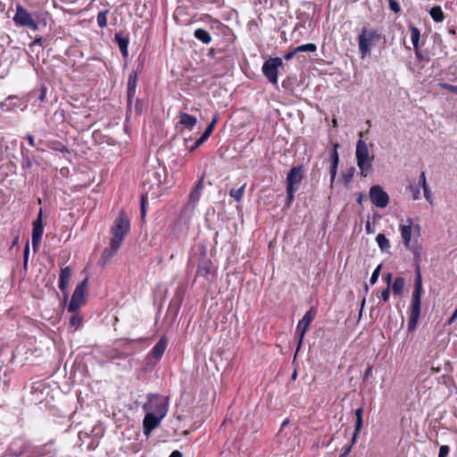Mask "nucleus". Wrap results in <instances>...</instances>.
I'll use <instances>...</instances> for the list:
<instances>
[{
  "label": "nucleus",
  "mask_w": 457,
  "mask_h": 457,
  "mask_svg": "<svg viewBox=\"0 0 457 457\" xmlns=\"http://www.w3.org/2000/svg\"><path fill=\"white\" fill-rule=\"evenodd\" d=\"M421 294H422V278L420 270V267H417L415 279H414V289L411 295V301L410 306V313L408 320V331L413 332L420 316L421 310Z\"/></svg>",
  "instance_id": "obj_1"
},
{
  "label": "nucleus",
  "mask_w": 457,
  "mask_h": 457,
  "mask_svg": "<svg viewBox=\"0 0 457 457\" xmlns=\"http://www.w3.org/2000/svg\"><path fill=\"white\" fill-rule=\"evenodd\" d=\"M137 74L135 71H132L128 78L127 83V110H126V117H129L132 113V103L135 99V112L137 115L142 114L146 110L145 103L136 97L137 87Z\"/></svg>",
  "instance_id": "obj_2"
},
{
  "label": "nucleus",
  "mask_w": 457,
  "mask_h": 457,
  "mask_svg": "<svg viewBox=\"0 0 457 457\" xmlns=\"http://www.w3.org/2000/svg\"><path fill=\"white\" fill-rule=\"evenodd\" d=\"M383 38V35L378 30L370 28L369 25L364 26L357 38L361 57L363 58L370 54L371 48Z\"/></svg>",
  "instance_id": "obj_3"
},
{
  "label": "nucleus",
  "mask_w": 457,
  "mask_h": 457,
  "mask_svg": "<svg viewBox=\"0 0 457 457\" xmlns=\"http://www.w3.org/2000/svg\"><path fill=\"white\" fill-rule=\"evenodd\" d=\"M355 156L361 175L367 177L372 170L374 157L370 155L368 145L362 139L357 141Z\"/></svg>",
  "instance_id": "obj_4"
},
{
  "label": "nucleus",
  "mask_w": 457,
  "mask_h": 457,
  "mask_svg": "<svg viewBox=\"0 0 457 457\" xmlns=\"http://www.w3.org/2000/svg\"><path fill=\"white\" fill-rule=\"evenodd\" d=\"M130 230V221L125 212H119L111 228L112 240L122 244L125 236Z\"/></svg>",
  "instance_id": "obj_5"
},
{
  "label": "nucleus",
  "mask_w": 457,
  "mask_h": 457,
  "mask_svg": "<svg viewBox=\"0 0 457 457\" xmlns=\"http://www.w3.org/2000/svg\"><path fill=\"white\" fill-rule=\"evenodd\" d=\"M143 409L164 418L168 411V401L162 395L151 394L148 395V400L143 405Z\"/></svg>",
  "instance_id": "obj_6"
},
{
  "label": "nucleus",
  "mask_w": 457,
  "mask_h": 457,
  "mask_svg": "<svg viewBox=\"0 0 457 457\" xmlns=\"http://www.w3.org/2000/svg\"><path fill=\"white\" fill-rule=\"evenodd\" d=\"M283 62L279 57H270L263 62L262 71L265 78L272 85L278 83V69L282 66Z\"/></svg>",
  "instance_id": "obj_7"
},
{
  "label": "nucleus",
  "mask_w": 457,
  "mask_h": 457,
  "mask_svg": "<svg viewBox=\"0 0 457 457\" xmlns=\"http://www.w3.org/2000/svg\"><path fill=\"white\" fill-rule=\"evenodd\" d=\"M87 287V278H84L75 288L71 302L68 305L69 312H76V311L84 303L85 295Z\"/></svg>",
  "instance_id": "obj_8"
},
{
  "label": "nucleus",
  "mask_w": 457,
  "mask_h": 457,
  "mask_svg": "<svg viewBox=\"0 0 457 457\" xmlns=\"http://www.w3.org/2000/svg\"><path fill=\"white\" fill-rule=\"evenodd\" d=\"M13 22L18 26L28 27L33 30L38 29V24L31 14L21 4L16 6V13L12 18Z\"/></svg>",
  "instance_id": "obj_9"
},
{
  "label": "nucleus",
  "mask_w": 457,
  "mask_h": 457,
  "mask_svg": "<svg viewBox=\"0 0 457 457\" xmlns=\"http://www.w3.org/2000/svg\"><path fill=\"white\" fill-rule=\"evenodd\" d=\"M317 308L316 307H311L303 315V317L298 321L295 334L299 337L297 350L301 347L303 339L304 337V335L308 329L309 325L312 323V321L314 320V318L317 315Z\"/></svg>",
  "instance_id": "obj_10"
},
{
  "label": "nucleus",
  "mask_w": 457,
  "mask_h": 457,
  "mask_svg": "<svg viewBox=\"0 0 457 457\" xmlns=\"http://www.w3.org/2000/svg\"><path fill=\"white\" fill-rule=\"evenodd\" d=\"M369 197L372 204L378 208H386L389 204V195L379 185L370 188Z\"/></svg>",
  "instance_id": "obj_11"
},
{
  "label": "nucleus",
  "mask_w": 457,
  "mask_h": 457,
  "mask_svg": "<svg viewBox=\"0 0 457 457\" xmlns=\"http://www.w3.org/2000/svg\"><path fill=\"white\" fill-rule=\"evenodd\" d=\"M203 258L200 260L195 277H203L206 280H212L215 275V268L212 261L205 256V249L202 252Z\"/></svg>",
  "instance_id": "obj_12"
},
{
  "label": "nucleus",
  "mask_w": 457,
  "mask_h": 457,
  "mask_svg": "<svg viewBox=\"0 0 457 457\" xmlns=\"http://www.w3.org/2000/svg\"><path fill=\"white\" fill-rule=\"evenodd\" d=\"M303 176L304 168L303 165L293 166L287 176V187L290 188L292 187L298 189V187L302 182Z\"/></svg>",
  "instance_id": "obj_13"
},
{
  "label": "nucleus",
  "mask_w": 457,
  "mask_h": 457,
  "mask_svg": "<svg viewBox=\"0 0 457 457\" xmlns=\"http://www.w3.org/2000/svg\"><path fill=\"white\" fill-rule=\"evenodd\" d=\"M44 232L43 221H42V210L39 211L37 219L33 221V230H32V247L36 252L38 248L39 243L42 238V235Z\"/></svg>",
  "instance_id": "obj_14"
},
{
  "label": "nucleus",
  "mask_w": 457,
  "mask_h": 457,
  "mask_svg": "<svg viewBox=\"0 0 457 457\" xmlns=\"http://www.w3.org/2000/svg\"><path fill=\"white\" fill-rule=\"evenodd\" d=\"M162 419V417L154 414V412H146L143 420L144 434L146 436H150L152 431L160 425Z\"/></svg>",
  "instance_id": "obj_15"
},
{
  "label": "nucleus",
  "mask_w": 457,
  "mask_h": 457,
  "mask_svg": "<svg viewBox=\"0 0 457 457\" xmlns=\"http://www.w3.org/2000/svg\"><path fill=\"white\" fill-rule=\"evenodd\" d=\"M120 245H121L120 243L111 239L109 247H107L104 250V252L102 253V255L98 261V263L101 266H105L112 260V258L116 254V253L120 249Z\"/></svg>",
  "instance_id": "obj_16"
},
{
  "label": "nucleus",
  "mask_w": 457,
  "mask_h": 457,
  "mask_svg": "<svg viewBox=\"0 0 457 457\" xmlns=\"http://www.w3.org/2000/svg\"><path fill=\"white\" fill-rule=\"evenodd\" d=\"M412 225V220L411 218H407L406 224H401L399 227L403 243L406 248H410Z\"/></svg>",
  "instance_id": "obj_17"
},
{
  "label": "nucleus",
  "mask_w": 457,
  "mask_h": 457,
  "mask_svg": "<svg viewBox=\"0 0 457 457\" xmlns=\"http://www.w3.org/2000/svg\"><path fill=\"white\" fill-rule=\"evenodd\" d=\"M71 274V270L70 267H64L61 270L60 277H59V288L63 293L64 297L68 296V286Z\"/></svg>",
  "instance_id": "obj_18"
},
{
  "label": "nucleus",
  "mask_w": 457,
  "mask_h": 457,
  "mask_svg": "<svg viewBox=\"0 0 457 457\" xmlns=\"http://www.w3.org/2000/svg\"><path fill=\"white\" fill-rule=\"evenodd\" d=\"M114 41L117 43L121 55L126 58L129 55L128 46L129 42V35H124L123 32L116 33Z\"/></svg>",
  "instance_id": "obj_19"
},
{
  "label": "nucleus",
  "mask_w": 457,
  "mask_h": 457,
  "mask_svg": "<svg viewBox=\"0 0 457 457\" xmlns=\"http://www.w3.org/2000/svg\"><path fill=\"white\" fill-rule=\"evenodd\" d=\"M168 345V340L165 336L162 337L160 340L151 350V355L153 358L159 360L164 353Z\"/></svg>",
  "instance_id": "obj_20"
},
{
  "label": "nucleus",
  "mask_w": 457,
  "mask_h": 457,
  "mask_svg": "<svg viewBox=\"0 0 457 457\" xmlns=\"http://www.w3.org/2000/svg\"><path fill=\"white\" fill-rule=\"evenodd\" d=\"M363 412H364V408L362 406L359 407L358 409L355 410V417H356V422H355V428H354V433L353 435V437H352V444H354L355 443V440H356V437L358 436V434L360 433L361 428H362V425H363Z\"/></svg>",
  "instance_id": "obj_21"
},
{
  "label": "nucleus",
  "mask_w": 457,
  "mask_h": 457,
  "mask_svg": "<svg viewBox=\"0 0 457 457\" xmlns=\"http://www.w3.org/2000/svg\"><path fill=\"white\" fill-rule=\"evenodd\" d=\"M197 120L195 116H192L186 112L179 113V124L184 128L191 130L195 126Z\"/></svg>",
  "instance_id": "obj_22"
},
{
  "label": "nucleus",
  "mask_w": 457,
  "mask_h": 457,
  "mask_svg": "<svg viewBox=\"0 0 457 457\" xmlns=\"http://www.w3.org/2000/svg\"><path fill=\"white\" fill-rule=\"evenodd\" d=\"M21 155H22V162L21 166L22 169H31L34 164H37V159L36 157L29 153V150H21Z\"/></svg>",
  "instance_id": "obj_23"
},
{
  "label": "nucleus",
  "mask_w": 457,
  "mask_h": 457,
  "mask_svg": "<svg viewBox=\"0 0 457 457\" xmlns=\"http://www.w3.org/2000/svg\"><path fill=\"white\" fill-rule=\"evenodd\" d=\"M194 37L204 44H210L212 42V36L204 29H196L194 32Z\"/></svg>",
  "instance_id": "obj_24"
},
{
  "label": "nucleus",
  "mask_w": 457,
  "mask_h": 457,
  "mask_svg": "<svg viewBox=\"0 0 457 457\" xmlns=\"http://www.w3.org/2000/svg\"><path fill=\"white\" fill-rule=\"evenodd\" d=\"M429 14L436 22H442L445 20L444 12L439 5L433 6L429 11Z\"/></svg>",
  "instance_id": "obj_25"
},
{
  "label": "nucleus",
  "mask_w": 457,
  "mask_h": 457,
  "mask_svg": "<svg viewBox=\"0 0 457 457\" xmlns=\"http://www.w3.org/2000/svg\"><path fill=\"white\" fill-rule=\"evenodd\" d=\"M405 286V280L403 277H397L395 278L393 285H392V290L395 295H401L403 292Z\"/></svg>",
  "instance_id": "obj_26"
},
{
  "label": "nucleus",
  "mask_w": 457,
  "mask_h": 457,
  "mask_svg": "<svg viewBox=\"0 0 457 457\" xmlns=\"http://www.w3.org/2000/svg\"><path fill=\"white\" fill-rule=\"evenodd\" d=\"M376 241L383 253H388L390 249V242L384 234H378L376 237Z\"/></svg>",
  "instance_id": "obj_27"
},
{
  "label": "nucleus",
  "mask_w": 457,
  "mask_h": 457,
  "mask_svg": "<svg viewBox=\"0 0 457 457\" xmlns=\"http://www.w3.org/2000/svg\"><path fill=\"white\" fill-rule=\"evenodd\" d=\"M46 146L54 151L61 152L62 154L69 153L68 148L58 140H52L46 143Z\"/></svg>",
  "instance_id": "obj_28"
},
{
  "label": "nucleus",
  "mask_w": 457,
  "mask_h": 457,
  "mask_svg": "<svg viewBox=\"0 0 457 457\" xmlns=\"http://www.w3.org/2000/svg\"><path fill=\"white\" fill-rule=\"evenodd\" d=\"M410 31H411V39L413 45L414 50H417L419 48V43L420 38V29L415 27L414 25H410Z\"/></svg>",
  "instance_id": "obj_29"
},
{
  "label": "nucleus",
  "mask_w": 457,
  "mask_h": 457,
  "mask_svg": "<svg viewBox=\"0 0 457 457\" xmlns=\"http://www.w3.org/2000/svg\"><path fill=\"white\" fill-rule=\"evenodd\" d=\"M218 120V118L217 117H214L212 119V120L211 121V123L207 126V128L205 129L204 132L202 134V136L200 137V138L205 142L209 137L211 136V134L212 133L213 129H214V127H215V124Z\"/></svg>",
  "instance_id": "obj_30"
},
{
  "label": "nucleus",
  "mask_w": 457,
  "mask_h": 457,
  "mask_svg": "<svg viewBox=\"0 0 457 457\" xmlns=\"http://www.w3.org/2000/svg\"><path fill=\"white\" fill-rule=\"evenodd\" d=\"M339 143H334L332 148L329 150V162H339L338 148Z\"/></svg>",
  "instance_id": "obj_31"
},
{
  "label": "nucleus",
  "mask_w": 457,
  "mask_h": 457,
  "mask_svg": "<svg viewBox=\"0 0 457 457\" xmlns=\"http://www.w3.org/2000/svg\"><path fill=\"white\" fill-rule=\"evenodd\" d=\"M109 11L108 10H104V11H101L98 12L97 14V17H96V21H97V25L101 28V29H104L107 26V14H108Z\"/></svg>",
  "instance_id": "obj_32"
},
{
  "label": "nucleus",
  "mask_w": 457,
  "mask_h": 457,
  "mask_svg": "<svg viewBox=\"0 0 457 457\" xmlns=\"http://www.w3.org/2000/svg\"><path fill=\"white\" fill-rule=\"evenodd\" d=\"M317 50V46L313 43H308L304 45L298 46L295 47V52H315Z\"/></svg>",
  "instance_id": "obj_33"
},
{
  "label": "nucleus",
  "mask_w": 457,
  "mask_h": 457,
  "mask_svg": "<svg viewBox=\"0 0 457 457\" xmlns=\"http://www.w3.org/2000/svg\"><path fill=\"white\" fill-rule=\"evenodd\" d=\"M245 187V184H244L241 187L237 189H230L229 195L233 197L236 201H240L243 197Z\"/></svg>",
  "instance_id": "obj_34"
},
{
  "label": "nucleus",
  "mask_w": 457,
  "mask_h": 457,
  "mask_svg": "<svg viewBox=\"0 0 457 457\" xmlns=\"http://www.w3.org/2000/svg\"><path fill=\"white\" fill-rule=\"evenodd\" d=\"M354 172H355V168L351 167L350 169H348L346 171H345L343 173V180L345 184H348L349 182L352 181Z\"/></svg>",
  "instance_id": "obj_35"
},
{
  "label": "nucleus",
  "mask_w": 457,
  "mask_h": 457,
  "mask_svg": "<svg viewBox=\"0 0 457 457\" xmlns=\"http://www.w3.org/2000/svg\"><path fill=\"white\" fill-rule=\"evenodd\" d=\"M81 317L78 313H74L70 320L71 326L78 328L81 324Z\"/></svg>",
  "instance_id": "obj_36"
},
{
  "label": "nucleus",
  "mask_w": 457,
  "mask_h": 457,
  "mask_svg": "<svg viewBox=\"0 0 457 457\" xmlns=\"http://www.w3.org/2000/svg\"><path fill=\"white\" fill-rule=\"evenodd\" d=\"M202 192L198 191L197 189H193L189 194V203L196 204L199 201Z\"/></svg>",
  "instance_id": "obj_37"
},
{
  "label": "nucleus",
  "mask_w": 457,
  "mask_h": 457,
  "mask_svg": "<svg viewBox=\"0 0 457 457\" xmlns=\"http://www.w3.org/2000/svg\"><path fill=\"white\" fill-rule=\"evenodd\" d=\"M381 269H382V263L378 265L377 268L374 270V271H373V273H372V275L370 277V283L371 285H374L378 281V276L380 274Z\"/></svg>",
  "instance_id": "obj_38"
},
{
  "label": "nucleus",
  "mask_w": 457,
  "mask_h": 457,
  "mask_svg": "<svg viewBox=\"0 0 457 457\" xmlns=\"http://www.w3.org/2000/svg\"><path fill=\"white\" fill-rule=\"evenodd\" d=\"M339 162H330L329 173H330V182L333 183L337 172V167Z\"/></svg>",
  "instance_id": "obj_39"
},
{
  "label": "nucleus",
  "mask_w": 457,
  "mask_h": 457,
  "mask_svg": "<svg viewBox=\"0 0 457 457\" xmlns=\"http://www.w3.org/2000/svg\"><path fill=\"white\" fill-rule=\"evenodd\" d=\"M388 5L392 12L398 13L401 12V6L397 0H388Z\"/></svg>",
  "instance_id": "obj_40"
},
{
  "label": "nucleus",
  "mask_w": 457,
  "mask_h": 457,
  "mask_svg": "<svg viewBox=\"0 0 457 457\" xmlns=\"http://www.w3.org/2000/svg\"><path fill=\"white\" fill-rule=\"evenodd\" d=\"M439 86L442 88L446 89V90H448V91L457 95V86L452 85V84H448V83H445V82L439 83Z\"/></svg>",
  "instance_id": "obj_41"
},
{
  "label": "nucleus",
  "mask_w": 457,
  "mask_h": 457,
  "mask_svg": "<svg viewBox=\"0 0 457 457\" xmlns=\"http://www.w3.org/2000/svg\"><path fill=\"white\" fill-rule=\"evenodd\" d=\"M297 189L287 187V204H291V203L294 201L295 198V193Z\"/></svg>",
  "instance_id": "obj_42"
},
{
  "label": "nucleus",
  "mask_w": 457,
  "mask_h": 457,
  "mask_svg": "<svg viewBox=\"0 0 457 457\" xmlns=\"http://www.w3.org/2000/svg\"><path fill=\"white\" fill-rule=\"evenodd\" d=\"M145 205H146V196L143 195H141V201H140V212H141L142 219L145 218V213H146Z\"/></svg>",
  "instance_id": "obj_43"
},
{
  "label": "nucleus",
  "mask_w": 457,
  "mask_h": 457,
  "mask_svg": "<svg viewBox=\"0 0 457 457\" xmlns=\"http://www.w3.org/2000/svg\"><path fill=\"white\" fill-rule=\"evenodd\" d=\"M409 188H410V190L412 193V199L413 200H418V199L420 198V192L419 187L410 186Z\"/></svg>",
  "instance_id": "obj_44"
},
{
  "label": "nucleus",
  "mask_w": 457,
  "mask_h": 457,
  "mask_svg": "<svg viewBox=\"0 0 457 457\" xmlns=\"http://www.w3.org/2000/svg\"><path fill=\"white\" fill-rule=\"evenodd\" d=\"M450 452V448L448 445H441L439 448L438 457H447Z\"/></svg>",
  "instance_id": "obj_45"
},
{
  "label": "nucleus",
  "mask_w": 457,
  "mask_h": 457,
  "mask_svg": "<svg viewBox=\"0 0 457 457\" xmlns=\"http://www.w3.org/2000/svg\"><path fill=\"white\" fill-rule=\"evenodd\" d=\"M419 185L422 187V188L426 187H428V185L427 184V179H426V174H425V171H421L420 174V178H419Z\"/></svg>",
  "instance_id": "obj_46"
},
{
  "label": "nucleus",
  "mask_w": 457,
  "mask_h": 457,
  "mask_svg": "<svg viewBox=\"0 0 457 457\" xmlns=\"http://www.w3.org/2000/svg\"><path fill=\"white\" fill-rule=\"evenodd\" d=\"M204 143V142L199 137L191 146L188 147V151L190 153L194 152L195 149H197Z\"/></svg>",
  "instance_id": "obj_47"
},
{
  "label": "nucleus",
  "mask_w": 457,
  "mask_h": 457,
  "mask_svg": "<svg viewBox=\"0 0 457 457\" xmlns=\"http://www.w3.org/2000/svg\"><path fill=\"white\" fill-rule=\"evenodd\" d=\"M423 192H424V197L426 198V200L432 204V195H431V191L429 189L428 187H426L423 188Z\"/></svg>",
  "instance_id": "obj_48"
},
{
  "label": "nucleus",
  "mask_w": 457,
  "mask_h": 457,
  "mask_svg": "<svg viewBox=\"0 0 457 457\" xmlns=\"http://www.w3.org/2000/svg\"><path fill=\"white\" fill-rule=\"evenodd\" d=\"M390 296V287H386L381 291V298L384 302L388 301Z\"/></svg>",
  "instance_id": "obj_49"
},
{
  "label": "nucleus",
  "mask_w": 457,
  "mask_h": 457,
  "mask_svg": "<svg viewBox=\"0 0 457 457\" xmlns=\"http://www.w3.org/2000/svg\"><path fill=\"white\" fill-rule=\"evenodd\" d=\"M204 175H202V177L197 181L194 189H197L198 191L202 192L204 189Z\"/></svg>",
  "instance_id": "obj_50"
},
{
  "label": "nucleus",
  "mask_w": 457,
  "mask_h": 457,
  "mask_svg": "<svg viewBox=\"0 0 457 457\" xmlns=\"http://www.w3.org/2000/svg\"><path fill=\"white\" fill-rule=\"evenodd\" d=\"M29 253V240H27L25 248H24V265L25 266L28 263Z\"/></svg>",
  "instance_id": "obj_51"
},
{
  "label": "nucleus",
  "mask_w": 457,
  "mask_h": 457,
  "mask_svg": "<svg viewBox=\"0 0 457 457\" xmlns=\"http://www.w3.org/2000/svg\"><path fill=\"white\" fill-rule=\"evenodd\" d=\"M14 99L13 97H8L4 103L1 104V107L3 110H9L11 108V101Z\"/></svg>",
  "instance_id": "obj_52"
},
{
  "label": "nucleus",
  "mask_w": 457,
  "mask_h": 457,
  "mask_svg": "<svg viewBox=\"0 0 457 457\" xmlns=\"http://www.w3.org/2000/svg\"><path fill=\"white\" fill-rule=\"evenodd\" d=\"M365 230L368 234H372L375 232V228H374V226L371 225L370 221V220H367L366 221V224H365Z\"/></svg>",
  "instance_id": "obj_53"
},
{
  "label": "nucleus",
  "mask_w": 457,
  "mask_h": 457,
  "mask_svg": "<svg viewBox=\"0 0 457 457\" xmlns=\"http://www.w3.org/2000/svg\"><path fill=\"white\" fill-rule=\"evenodd\" d=\"M392 278H393V275L392 273H386L385 275V279L387 283V287H391V280H392Z\"/></svg>",
  "instance_id": "obj_54"
},
{
  "label": "nucleus",
  "mask_w": 457,
  "mask_h": 457,
  "mask_svg": "<svg viewBox=\"0 0 457 457\" xmlns=\"http://www.w3.org/2000/svg\"><path fill=\"white\" fill-rule=\"evenodd\" d=\"M295 54H296V52H295V48H294L292 51H290V52L287 53V54L284 55V58H285L286 60H290V59H292V58H293V56H294Z\"/></svg>",
  "instance_id": "obj_55"
},
{
  "label": "nucleus",
  "mask_w": 457,
  "mask_h": 457,
  "mask_svg": "<svg viewBox=\"0 0 457 457\" xmlns=\"http://www.w3.org/2000/svg\"><path fill=\"white\" fill-rule=\"evenodd\" d=\"M43 42H44V39L42 37H37L32 42L31 46H36V45L43 46Z\"/></svg>",
  "instance_id": "obj_56"
},
{
  "label": "nucleus",
  "mask_w": 457,
  "mask_h": 457,
  "mask_svg": "<svg viewBox=\"0 0 457 457\" xmlns=\"http://www.w3.org/2000/svg\"><path fill=\"white\" fill-rule=\"evenodd\" d=\"M26 138H27L29 145H31V146L35 145V140H34V137L32 135H30V134L27 135Z\"/></svg>",
  "instance_id": "obj_57"
},
{
  "label": "nucleus",
  "mask_w": 457,
  "mask_h": 457,
  "mask_svg": "<svg viewBox=\"0 0 457 457\" xmlns=\"http://www.w3.org/2000/svg\"><path fill=\"white\" fill-rule=\"evenodd\" d=\"M415 54H416V57L419 61H424L425 58L424 56L422 55L421 52L420 51L419 48H417V50H415Z\"/></svg>",
  "instance_id": "obj_58"
},
{
  "label": "nucleus",
  "mask_w": 457,
  "mask_h": 457,
  "mask_svg": "<svg viewBox=\"0 0 457 457\" xmlns=\"http://www.w3.org/2000/svg\"><path fill=\"white\" fill-rule=\"evenodd\" d=\"M365 302H366V299H365V297H363L361 302V309H360V312H359V318L361 317V314H362V312H363V308H364V305H365Z\"/></svg>",
  "instance_id": "obj_59"
},
{
  "label": "nucleus",
  "mask_w": 457,
  "mask_h": 457,
  "mask_svg": "<svg viewBox=\"0 0 457 457\" xmlns=\"http://www.w3.org/2000/svg\"><path fill=\"white\" fill-rule=\"evenodd\" d=\"M169 457H182V453L179 450L173 451Z\"/></svg>",
  "instance_id": "obj_60"
},
{
  "label": "nucleus",
  "mask_w": 457,
  "mask_h": 457,
  "mask_svg": "<svg viewBox=\"0 0 457 457\" xmlns=\"http://www.w3.org/2000/svg\"><path fill=\"white\" fill-rule=\"evenodd\" d=\"M353 444L351 443L350 445L346 446L344 450V453H345L346 455H348L351 452V449H352V446H353Z\"/></svg>",
  "instance_id": "obj_61"
},
{
  "label": "nucleus",
  "mask_w": 457,
  "mask_h": 457,
  "mask_svg": "<svg viewBox=\"0 0 457 457\" xmlns=\"http://www.w3.org/2000/svg\"><path fill=\"white\" fill-rule=\"evenodd\" d=\"M371 370H372V367H368V369L365 370L364 372V378H368L370 376V374L371 373Z\"/></svg>",
  "instance_id": "obj_62"
},
{
  "label": "nucleus",
  "mask_w": 457,
  "mask_h": 457,
  "mask_svg": "<svg viewBox=\"0 0 457 457\" xmlns=\"http://www.w3.org/2000/svg\"><path fill=\"white\" fill-rule=\"evenodd\" d=\"M207 55L210 56V57H214L215 56V49L214 48H210L209 51H208Z\"/></svg>",
  "instance_id": "obj_63"
},
{
  "label": "nucleus",
  "mask_w": 457,
  "mask_h": 457,
  "mask_svg": "<svg viewBox=\"0 0 457 457\" xmlns=\"http://www.w3.org/2000/svg\"><path fill=\"white\" fill-rule=\"evenodd\" d=\"M455 318H457V308L455 309L453 314L452 315L451 319H450V322L454 320Z\"/></svg>",
  "instance_id": "obj_64"
}]
</instances>
